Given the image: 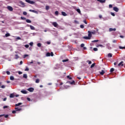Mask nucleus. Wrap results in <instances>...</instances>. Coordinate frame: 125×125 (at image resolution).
I'll use <instances>...</instances> for the list:
<instances>
[{"mask_svg": "<svg viewBox=\"0 0 125 125\" xmlns=\"http://www.w3.org/2000/svg\"><path fill=\"white\" fill-rule=\"evenodd\" d=\"M117 64H118V62H115L114 63V65H117Z\"/></svg>", "mask_w": 125, "mask_h": 125, "instance_id": "obj_64", "label": "nucleus"}, {"mask_svg": "<svg viewBox=\"0 0 125 125\" xmlns=\"http://www.w3.org/2000/svg\"><path fill=\"white\" fill-rule=\"evenodd\" d=\"M92 35H95L96 34V31L93 30L92 32H91Z\"/></svg>", "mask_w": 125, "mask_h": 125, "instance_id": "obj_34", "label": "nucleus"}, {"mask_svg": "<svg viewBox=\"0 0 125 125\" xmlns=\"http://www.w3.org/2000/svg\"><path fill=\"white\" fill-rule=\"evenodd\" d=\"M50 56H51V57H53V56H54V54H53V52H51V53H50Z\"/></svg>", "mask_w": 125, "mask_h": 125, "instance_id": "obj_54", "label": "nucleus"}, {"mask_svg": "<svg viewBox=\"0 0 125 125\" xmlns=\"http://www.w3.org/2000/svg\"><path fill=\"white\" fill-rule=\"evenodd\" d=\"M100 74L102 75H103L104 74H105V71L104 70H102V71L100 72Z\"/></svg>", "mask_w": 125, "mask_h": 125, "instance_id": "obj_18", "label": "nucleus"}, {"mask_svg": "<svg viewBox=\"0 0 125 125\" xmlns=\"http://www.w3.org/2000/svg\"><path fill=\"white\" fill-rule=\"evenodd\" d=\"M28 57V54H25L24 55V58H25L26 57Z\"/></svg>", "mask_w": 125, "mask_h": 125, "instance_id": "obj_50", "label": "nucleus"}, {"mask_svg": "<svg viewBox=\"0 0 125 125\" xmlns=\"http://www.w3.org/2000/svg\"><path fill=\"white\" fill-rule=\"evenodd\" d=\"M27 100L28 101H30L31 99H30V98H27Z\"/></svg>", "mask_w": 125, "mask_h": 125, "instance_id": "obj_63", "label": "nucleus"}, {"mask_svg": "<svg viewBox=\"0 0 125 125\" xmlns=\"http://www.w3.org/2000/svg\"><path fill=\"white\" fill-rule=\"evenodd\" d=\"M3 117H4V118H8V114L4 115Z\"/></svg>", "mask_w": 125, "mask_h": 125, "instance_id": "obj_44", "label": "nucleus"}, {"mask_svg": "<svg viewBox=\"0 0 125 125\" xmlns=\"http://www.w3.org/2000/svg\"><path fill=\"white\" fill-rule=\"evenodd\" d=\"M99 42V40H94V41H92V42Z\"/></svg>", "mask_w": 125, "mask_h": 125, "instance_id": "obj_43", "label": "nucleus"}, {"mask_svg": "<svg viewBox=\"0 0 125 125\" xmlns=\"http://www.w3.org/2000/svg\"><path fill=\"white\" fill-rule=\"evenodd\" d=\"M113 10L114 11H115L116 12H118L119 11V9L118 8L116 7H113Z\"/></svg>", "mask_w": 125, "mask_h": 125, "instance_id": "obj_8", "label": "nucleus"}, {"mask_svg": "<svg viewBox=\"0 0 125 125\" xmlns=\"http://www.w3.org/2000/svg\"><path fill=\"white\" fill-rule=\"evenodd\" d=\"M19 3L23 7L25 6V3L22 1H20Z\"/></svg>", "mask_w": 125, "mask_h": 125, "instance_id": "obj_6", "label": "nucleus"}, {"mask_svg": "<svg viewBox=\"0 0 125 125\" xmlns=\"http://www.w3.org/2000/svg\"><path fill=\"white\" fill-rule=\"evenodd\" d=\"M22 14H23L24 15H27V13L26 12H23V13Z\"/></svg>", "mask_w": 125, "mask_h": 125, "instance_id": "obj_52", "label": "nucleus"}, {"mask_svg": "<svg viewBox=\"0 0 125 125\" xmlns=\"http://www.w3.org/2000/svg\"><path fill=\"white\" fill-rule=\"evenodd\" d=\"M10 80H12V81L14 80V76H10Z\"/></svg>", "mask_w": 125, "mask_h": 125, "instance_id": "obj_29", "label": "nucleus"}, {"mask_svg": "<svg viewBox=\"0 0 125 125\" xmlns=\"http://www.w3.org/2000/svg\"><path fill=\"white\" fill-rule=\"evenodd\" d=\"M52 24L53 25H54V26L55 27L58 28L59 25H58V24L57 23V22H53L52 23Z\"/></svg>", "mask_w": 125, "mask_h": 125, "instance_id": "obj_2", "label": "nucleus"}, {"mask_svg": "<svg viewBox=\"0 0 125 125\" xmlns=\"http://www.w3.org/2000/svg\"><path fill=\"white\" fill-rule=\"evenodd\" d=\"M18 73L20 74V75H21L22 74V72L21 71H19Z\"/></svg>", "mask_w": 125, "mask_h": 125, "instance_id": "obj_61", "label": "nucleus"}, {"mask_svg": "<svg viewBox=\"0 0 125 125\" xmlns=\"http://www.w3.org/2000/svg\"><path fill=\"white\" fill-rule=\"evenodd\" d=\"M55 14L56 16H58L59 15V12H58V11H55Z\"/></svg>", "mask_w": 125, "mask_h": 125, "instance_id": "obj_39", "label": "nucleus"}, {"mask_svg": "<svg viewBox=\"0 0 125 125\" xmlns=\"http://www.w3.org/2000/svg\"><path fill=\"white\" fill-rule=\"evenodd\" d=\"M86 62L88 63L89 64H91L92 63V62L91 61H89V60H87L86 61Z\"/></svg>", "mask_w": 125, "mask_h": 125, "instance_id": "obj_25", "label": "nucleus"}, {"mask_svg": "<svg viewBox=\"0 0 125 125\" xmlns=\"http://www.w3.org/2000/svg\"><path fill=\"white\" fill-rule=\"evenodd\" d=\"M69 61V60L68 59H66V60H63L62 61V62H67Z\"/></svg>", "mask_w": 125, "mask_h": 125, "instance_id": "obj_28", "label": "nucleus"}, {"mask_svg": "<svg viewBox=\"0 0 125 125\" xmlns=\"http://www.w3.org/2000/svg\"><path fill=\"white\" fill-rule=\"evenodd\" d=\"M83 22L84 23V24H87V22L86 21V20H84Z\"/></svg>", "mask_w": 125, "mask_h": 125, "instance_id": "obj_57", "label": "nucleus"}, {"mask_svg": "<svg viewBox=\"0 0 125 125\" xmlns=\"http://www.w3.org/2000/svg\"><path fill=\"white\" fill-rule=\"evenodd\" d=\"M40 80L39 79H38L36 80V83H40Z\"/></svg>", "mask_w": 125, "mask_h": 125, "instance_id": "obj_32", "label": "nucleus"}, {"mask_svg": "<svg viewBox=\"0 0 125 125\" xmlns=\"http://www.w3.org/2000/svg\"><path fill=\"white\" fill-rule=\"evenodd\" d=\"M29 11L34 13H38L37 11L35 10H29Z\"/></svg>", "mask_w": 125, "mask_h": 125, "instance_id": "obj_15", "label": "nucleus"}, {"mask_svg": "<svg viewBox=\"0 0 125 125\" xmlns=\"http://www.w3.org/2000/svg\"><path fill=\"white\" fill-rule=\"evenodd\" d=\"M84 43H82L81 44V47H84Z\"/></svg>", "mask_w": 125, "mask_h": 125, "instance_id": "obj_45", "label": "nucleus"}, {"mask_svg": "<svg viewBox=\"0 0 125 125\" xmlns=\"http://www.w3.org/2000/svg\"><path fill=\"white\" fill-rule=\"evenodd\" d=\"M99 18L100 19H102V16L99 15Z\"/></svg>", "mask_w": 125, "mask_h": 125, "instance_id": "obj_62", "label": "nucleus"}, {"mask_svg": "<svg viewBox=\"0 0 125 125\" xmlns=\"http://www.w3.org/2000/svg\"><path fill=\"white\" fill-rule=\"evenodd\" d=\"M108 57H112V54H111V53L108 54Z\"/></svg>", "mask_w": 125, "mask_h": 125, "instance_id": "obj_35", "label": "nucleus"}, {"mask_svg": "<svg viewBox=\"0 0 125 125\" xmlns=\"http://www.w3.org/2000/svg\"><path fill=\"white\" fill-rule=\"evenodd\" d=\"M25 47L27 48H28L29 47V45L28 44H25Z\"/></svg>", "mask_w": 125, "mask_h": 125, "instance_id": "obj_51", "label": "nucleus"}, {"mask_svg": "<svg viewBox=\"0 0 125 125\" xmlns=\"http://www.w3.org/2000/svg\"><path fill=\"white\" fill-rule=\"evenodd\" d=\"M37 46H38V47H41L42 46V44H41V43H38L37 44Z\"/></svg>", "mask_w": 125, "mask_h": 125, "instance_id": "obj_37", "label": "nucleus"}, {"mask_svg": "<svg viewBox=\"0 0 125 125\" xmlns=\"http://www.w3.org/2000/svg\"><path fill=\"white\" fill-rule=\"evenodd\" d=\"M20 58L18 54L15 55V59H18Z\"/></svg>", "mask_w": 125, "mask_h": 125, "instance_id": "obj_26", "label": "nucleus"}, {"mask_svg": "<svg viewBox=\"0 0 125 125\" xmlns=\"http://www.w3.org/2000/svg\"><path fill=\"white\" fill-rule=\"evenodd\" d=\"M95 65V63H93L92 64H91V66H90V68H93Z\"/></svg>", "mask_w": 125, "mask_h": 125, "instance_id": "obj_38", "label": "nucleus"}, {"mask_svg": "<svg viewBox=\"0 0 125 125\" xmlns=\"http://www.w3.org/2000/svg\"><path fill=\"white\" fill-rule=\"evenodd\" d=\"M69 83L71 84H75V81H68V82Z\"/></svg>", "mask_w": 125, "mask_h": 125, "instance_id": "obj_10", "label": "nucleus"}, {"mask_svg": "<svg viewBox=\"0 0 125 125\" xmlns=\"http://www.w3.org/2000/svg\"><path fill=\"white\" fill-rule=\"evenodd\" d=\"M33 44H34V43L33 42H31L30 43V45L31 46H33Z\"/></svg>", "mask_w": 125, "mask_h": 125, "instance_id": "obj_48", "label": "nucleus"}, {"mask_svg": "<svg viewBox=\"0 0 125 125\" xmlns=\"http://www.w3.org/2000/svg\"><path fill=\"white\" fill-rule=\"evenodd\" d=\"M6 74H7V75H10V71H6Z\"/></svg>", "mask_w": 125, "mask_h": 125, "instance_id": "obj_53", "label": "nucleus"}, {"mask_svg": "<svg viewBox=\"0 0 125 125\" xmlns=\"http://www.w3.org/2000/svg\"><path fill=\"white\" fill-rule=\"evenodd\" d=\"M88 36L90 38L92 37V34H91V32L90 31H88Z\"/></svg>", "mask_w": 125, "mask_h": 125, "instance_id": "obj_5", "label": "nucleus"}, {"mask_svg": "<svg viewBox=\"0 0 125 125\" xmlns=\"http://www.w3.org/2000/svg\"><path fill=\"white\" fill-rule=\"evenodd\" d=\"M97 47H104V46H103L102 44H98L97 46Z\"/></svg>", "mask_w": 125, "mask_h": 125, "instance_id": "obj_30", "label": "nucleus"}, {"mask_svg": "<svg viewBox=\"0 0 125 125\" xmlns=\"http://www.w3.org/2000/svg\"><path fill=\"white\" fill-rule=\"evenodd\" d=\"M50 56V53L48 52L46 54V57H48Z\"/></svg>", "mask_w": 125, "mask_h": 125, "instance_id": "obj_24", "label": "nucleus"}, {"mask_svg": "<svg viewBox=\"0 0 125 125\" xmlns=\"http://www.w3.org/2000/svg\"><path fill=\"white\" fill-rule=\"evenodd\" d=\"M21 92L22 93V94H27L28 92L26 90H21Z\"/></svg>", "mask_w": 125, "mask_h": 125, "instance_id": "obj_9", "label": "nucleus"}, {"mask_svg": "<svg viewBox=\"0 0 125 125\" xmlns=\"http://www.w3.org/2000/svg\"><path fill=\"white\" fill-rule=\"evenodd\" d=\"M67 79H69V80H72V77H70L69 75L67 76Z\"/></svg>", "mask_w": 125, "mask_h": 125, "instance_id": "obj_40", "label": "nucleus"}, {"mask_svg": "<svg viewBox=\"0 0 125 125\" xmlns=\"http://www.w3.org/2000/svg\"><path fill=\"white\" fill-rule=\"evenodd\" d=\"M1 88L2 89H4L5 88V86L4 85H2Z\"/></svg>", "mask_w": 125, "mask_h": 125, "instance_id": "obj_60", "label": "nucleus"}, {"mask_svg": "<svg viewBox=\"0 0 125 125\" xmlns=\"http://www.w3.org/2000/svg\"><path fill=\"white\" fill-rule=\"evenodd\" d=\"M30 28H31V30H35V27L33 26L30 25Z\"/></svg>", "mask_w": 125, "mask_h": 125, "instance_id": "obj_23", "label": "nucleus"}, {"mask_svg": "<svg viewBox=\"0 0 125 125\" xmlns=\"http://www.w3.org/2000/svg\"><path fill=\"white\" fill-rule=\"evenodd\" d=\"M27 90H28V91L30 92H34V88L33 87H30L28 88Z\"/></svg>", "mask_w": 125, "mask_h": 125, "instance_id": "obj_3", "label": "nucleus"}, {"mask_svg": "<svg viewBox=\"0 0 125 125\" xmlns=\"http://www.w3.org/2000/svg\"><path fill=\"white\" fill-rule=\"evenodd\" d=\"M25 1L26 2L30 3L31 4H34L35 3V1L30 0H25Z\"/></svg>", "mask_w": 125, "mask_h": 125, "instance_id": "obj_1", "label": "nucleus"}, {"mask_svg": "<svg viewBox=\"0 0 125 125\" xmlns=\"http://www.w3.org/2000/svg\"><path fill=\"white\" fill-rule=\"evenodd\" d=\"M15 109L16 111H21L22 110V108H19L18 107H15Z\"/></svg>", "mask_w": 125, "mask_h": 125, "instance_id": "obj_14", "label": "nucleus"}, {"mask_svg": "<svg viewBox=\"0 0 125 125\" xmlns=\"http://www.w3.org/2000/svg\"><path fill=\"white\" fill-rule=\"evenodd\" d=\"M26 22L27 23H31V21L30 20H28V19H27V20H26Z\"/></svg>", "mask_w": 125, "mask_h": 125, "instance_id": "obj_22", "label": "nucleus"}, {"mask_svg": "<svg viewBox=\"0 0 125 125\" xmlns=\"http://www.w3.org/2000/svg\"><path fill=\"white\" fill-rule=\"evenodd\" d=\"M16 112H17L16 110H13V111H12V113H13V114H15V113H16Z\"/></svg>", "mask_w": 125, "mask_h": 125, "instance_id": "obj_56", "label": "nucleus"}, {"mask_svg": "<svg viewBox=\"0 0 125 125\" xmlns=\"http://www.w3.org/2000/svg\"><path fill=\"white\" fill-rule=\"evenodd\" d=\"M111 15L112 16H113V17L115 16V14H114V13L111 12Z\"/></svg>", "mask_w": 125, "mask_h": 125, "instance_id": "obj_58", "label": "nucleus"}, {"mask_svg": "<svg viewBox=\"0 0 125 125\" xmlns=\"http://www.w3.org/2000/svg\"><path fill=\"white\" fill-rule=\"evenodd\" d=\"M123 63H124V62L123 61H122L121 62H120V63H119L118 64V66H124V64H123Z\"/></svg>", "mask_w": 125, "mask_h": 125, "instance_id": "obj_7", "label": "nucleus"}, {"mask_svg": "<svg viewBox=\"0 0 125 125\" xmlns=\"http://www.w3.org/2000/svg\"><path fill=\"white\" fill-rule=\"evenodd\" d=\"M22 104V103H19V104H15V106H20Z\"/></svg>", "mask_w": 125, "mask_h": 125, "instance_id": "obj_16", "label": "nucleus"}, {"mask_svg": "<svg viewBox=\"0 0 125 125\" xmlns=\"http://www.w3.org/2000/svg\"><path fill=\"white\" fill-rule=\"evenodd\" d=\"M84 26L83 25H80V28H81V29H83L84 28Z\"/></svg>", "mask_w": 125, "mask_h": 125, "instance_id": "obj_47", "label": "nucleus"}, {"mask_svg": "<svg viewBox=\"0 0 125 125\" xmlns=\"http://www.w3.org/2000/svg\"><path fill=\"white\" fill-rule=\"evenodd\" d=\"M93 51H98V49H97V48H93Z\"/></svg>", "mask_w": 125, "mask_h": 125, "instance_id": "obj_42", "label": "nucleus"}, {"mask_svg": "<svg viewBox=\"0 0 125 125\" xmlns=\"http://www.w3.org/2000/svg\"><path fill=\"white\" fill-rule=\"evenodd\" d=\"M29 70V68L28 67V66H26V68L24 70L25 71H28Z\"/></svg>", "mask_w": 125, "mask_h": 125, "instance_id": "obj_27", "label": "nucleus"}, {"mask_svg": "<svg viewBox=\"0 0 125 125\" xmlns=\"http://www.w3.org/2000/svg\"><path fill=\"white\" fill-rule=\"evenodd\" d=\"M11 35H10V34L8 33H6V34H5V37H10Z\"/></svg>", "mask_w": 125, "mask_h": 125, "instance_id": "obj_19", "label": "nucleus"}, {"mask_svg": "<svg viewBox=\"0 0 125 125\" xmlns=\"http://www.w3.org/2000/svg\"><path fill=\"white\" fill-rule=\"evenodd\" d=\"M116 28H110L109 29V32L115 31H116Z\"/></svg>", "mask_w": 125, "mask_h": 125, "instance_id": "obj_11", "label": "nucleus"}, {"mask_svg": "<svg viewBox=\"0 0 125 125\" xmlns=\"http://www.w3.org/2000/svg\"><path fill=\"white\" fill-rule=\"evenodd\" d=\"M21 20H26V18L24 17H21Z\"/></svg>", "mask_w": 125, "mask_h": 125, "instance_id": "obj_49", "label": "nucleus"}, {"mask_svg": "<svg viewBox=\"0 0 125 125\" xmlns=\"http://www.w3.org/2000/svg\"><path fill=\"white\" fill-rule=\"evenodd\" d=\"M7 9L10 11H13V7L12 6H7Z\"/></svg>", "mask_w": 125, "mask_h": 125, "instance_id": "obj_4", "label": "nucleus"}, {"mask_svg": "<svg viewBox=\"0 0 125 125\" xmlns=\"http://www.w3.org/2000/svg\"><path fill=\"white\" fill-rule=\"evenodd\" d=\"M76 11H77L79 14H81V11L79 9H76Z\"/></svg>", "mask_w": 125, "mask_h": 125, "instance_id": "obj_31", "label": "nucleus"}, {"mask_svg": "<svg viewBox=\"0 0 125 125\" xmlns=\"http://www.w3.org/2000/svg\"><path fill=\"white\" fill-rule=\"evenodd\" d=\"M114 69L113 68H111L110 69V72L111 73H112V72H114Z\"/></svg>", "mask_w": 125, "mask_h": 125, "instance_id": "obj_33", "label": "nucleus"}, {"mask_svg": "<svg viewBox=\"0 0 125 125\" xmlns=\"http://www.w3.org/2000/svg\"><path fill=\"white\" fill-rule=\"evenodd\" d=\"M8 106L7 105H5V106H4L3 107V109H6V108H8Z\"/></svg>", "mask_w": 125, "mask_h": 125, "instance_id": "obj_46", "label": "nucleus"}, {"mask_svg": "<svg viewBox=\"0 0 125 125\" xmlns=\"http://www.w3.org/2000/svg\"><path fill=\"white\" fill-rule=\"evenodd\" d=\"M45 9H46V10H49V6H45Z\"/></svg>", "mask_w": 125, "mask_h": 125, "instance_id": "obj_41", "label": "nucleus"}, {"mask_svg": "<svg viewBox=\"0 0 125 125\" xmlns=\"http://www.w3.org/2000/svg\"><path fill=\"white\" fill-rule=\"evenodd\" d=\"M117 40H114V41H112V42H113V43H117Z\"/></svg>", "mask_w": 125, "mask_h": 125, "instance_id": "obj_55", "label": "nucleus"}, {"mask_svg": "<svg viewBox=\"0 0 125 125\" xmlns=\"http://www.w3.org/2000/svg\"><path fill=\"white\" fill-rule=\"evenodd\" d=\"M14 97H15V95L14 94V93H11L10 94V96H9L10 98H13Z\"/></svg>", "mask_w": 125, "mask_h": 125, "instance_id": "obj_13", "label": "nucleus"}, {"mask_svg": "<svg viewBox=\"0 0 125 125\" xmlns=\"http://www.w3.org/2000/svg\"><path fill=\"white\" fill-rule=\"evenodd\" d=\"M97 1L99 2H100L101 3L105 2V0H97Z\"/></svg>", "mask_w": 125, "mask_h": 125, "instance_id": "obj_20", "label": "nucleus"}, {"mask_svg": "<svg viewBox=\"0 0 125 125\" xmlns=\"http://www.w3.org/2000/svg\"><path fill=\"white\" fill-rule=\"evenodd\" d=\"M109 8H112V5H111V4L109 5Z\"/></svg>", "mask_w": 125, "mask_h": 125, "instance_id": "obj_59", "label": "nucleus"}, {"mask_svg": "<svg viewBox=\"0 0 125 125\" xmlns=\"http://www.w3.org/2000/svg\"><path fill=\"white\" fill-rule=\"evenodd\" d=\"M119 48L120 49H125V46L124 47H122V46H120Z\"/></svg>", "mask_w": 125, "mask_h": 125, "instance_id": "obj_36", "label": "nucleus"}, {"mask_svg": "<svg viewBox=\"0 0 125 125\" xmlns=\"http://www.w3.org/2000/svg\"><path fill=\"white\" fill-rule=\"evenodd\" d=\"M23 78H24V79H27V78H28L27 75L24 74L23 75Z\"/></svg>", "mask_w": 125, "mask_h": 125, "instance_id": "obj_21", "label": "nucleus"}, {"mask_svg": "<svg viewBox=\"0 0 125 125\" xmlns=\"http://www.w3.org/2000/svg\"><path fill=\"white\" fill-rule=\"evenodd\" d=\"M83 39L85 40H90L91 38L89 36L88 37H84Z\"/></svg>", "mask_w": 125, "mask_h": 125, "instance_id": "obj_17", "label": "nucleus"}, {"mask_svg": "<svg viewBox=\"0 0 125 125\" xmlns=\"http://www.w3.org/2000/svg\"><path fill=\"white\" fill-rule=\"evenodd\" d=\"M61 13H62V16H63L64 17H66L67 15V14L65 12H63V11Z\"/></svg>", "mask_w": 125, "mask_h": 125, "instance_id": "obj_12", "label": "nucleus"}]
</instances>
